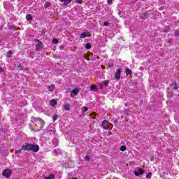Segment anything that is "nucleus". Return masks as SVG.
<instances>
[{"label":"nucleus","mask_w":179,"mask_h":179,"mask_svg":"<svg viewBox=\"0 0 179 179\" xmlns=\"http://www.w3.org/2000/svg\"><path fill=\"white\" fill-rule=\"evenodd\" d=\"M66 3H69V1H64Z\"/></svg>","instance_id":"36"},{"label":"nucleus","mask_w":179,"mask_h":179,"mask_svg":"<svg viewBox=\"0 0 179 179\" xmlns=\"http://www.w3.org/2000/svg\"><path fill=\"white\" fill-rule=\"evenodd\" d=\"M52 118H53V121L55 122V121H57V120H58V115H55L53 117H52Z\"/></svg>","instance_id":"24"},{"label":"nucleus","mask_w":179,"mask_h":179,"mask_svg":"<svg viewBox=\"0 0 179 179\" xmlns=\"http://www.w3.org/2000/svg\"><path fill=\"white\" fill-rule=\"evenodd\" d=\"M78 93H79V89L75 88L71 92V96H76V94H78Z\"/></svg>","instance_id":"10"},{"label":"nucleus","mask_w":179,"mask_h":179,"mask_svg":"<svg viewBox=\"0 0 179 179\" xmlns=\"http://www.w3.org/2000/svg\"><path fill=\"white\" fill-rule=\"evenodd\" d=\"M57 103L55 99H52L50 101V106H52V107H55V106H57Z\"/></svg>","instance_id":"13"},{"label":"nucleus","mask_w":179,"mask_h":179,"mask_svg":"<svg viewBox=\"0 0 179 179\" xmlns=\"http://www.w3.org/2000/svg\"><path fill=\"white\" fill-rule=\"evenodd\" d=\"M92 92H97V86L92 85L90 87Z\"/></svg>","instance_id":"14"},{"label":"nucleus","mask_w":179,"mask_h":179,"mask_svg":"<svg viewBox=\"0 0 179 179\" xmlns=\"http://www.w3.org/2000/svg\"><path fill=\"white\" fill-rule=\"evenodd\" d=\"M107 1H111V0H107Z\"/></svg>","instance_id":"41"},{"label":"nucleus","mask_w":179,"mask_h":179,"mask_svg":"<svg viewBox=\"0 0 179 179\" xmlns=\"http://www.w3.org/2000/svg\"><path fill=\"white\" fill-rule=\"evenodd\" d=\"M87 110H89V108H87V107L82 108L83 113H86V111H87Z\"/></svg>","instance_id":"23"},{"label":"nucleus","mask_w":179,"mask_h":179,"mask_svg":"<svg viewBox=\"0 0 179 179\" xmlns=\"http://www.w3.org/2000/svg\"><path fill=\"white\" fill-rule=\"evenodd\" d=\"M108 3L109 5H113V1H108Z\"/></svg>","instance_id":"32"},{"label":"nucleus","mask_w":179,"mask_h":179,"mask_svg":"<svg viewBox=\"0 0 179 179\" xmlns=\"http://www.w3.org/2000/svg\"><path fill=\"white\" fill-rule=\"evenodd\" d=\"M48 89L49 92H54V90L55 89V86H54V85L48 86Z\"/></svg>","instance_id":"15"},{"label":"nucleus","mask_w":179,"mask_h":179,"mask_svg":"<svg viewBox=\"0 0 179 179\" xmlns=\"http://www.w3.org/2000/svg\"><path fill=\"white\" fill-rule=\"evenodd\" d=\"M2 174L6 178H9V177H10V174H12V171L10 169H6L3 171Z\"/></svg>","instance_id":"4"},{"label":"nucleus","mask_w":179,"mask_h":179,"mask_svg":"<svg viewBox=\"0 0 179 179\" xmlns=\"http://www.w3.org/2000/svg\"><path fill=\"white\" fill-rule=\"evenodd\" d=\"M145 171H143L142 169H139L138 171H134V175L136 177H139V176H142L143 174H144Z\"/></svg>","instance_id":"7"},{"label":"nucleus","mask_w":179,"mask_h":179,"mask_svg":"<svg viewBox=\"0 0 179 179\" xmlns=\"http://www.w3.org/2000/svg\"><path fill=\"white\" fill-rule=\"evenodd\" d=\"M33 122H36L37 124H38L40 125L41 129H42V128H43L44 127V121L40 117L34 118Z\"/></svg>","instance_id":"2"},{"label":"nucleus","mask_w":179,"mask_h":179,"mask_svg":"<svg viewBox=\"0 0 179 179\" xmlns=\"http://www.w3.org/2000/svg\"><path fill=\"white\" fill-rule=\"evenodd\" d=\"M72 179H78V178H73Z\"/></svg>","instance_id":"39"},{"label":"nucleus","mask_w":179,"mask_h":179,"mask_svg":"<svg viewBox=\"0 0 179 179\" xmlns=\"http://www.w3.org/2000/svg\"><path fill=\"white\" fill-rule=\"evenodd\" d=\"M13 54V53L12 52V51H8L7 53V57L10 58V57H12Z\"/></svg>","instance_id":"20"},{"label":"nucleus","mask_w":179,"mask_h":179,"mask_svg":"<svg viewBox=\"0 0 179 179\" xmlns=\"http://www.w3.org/2000/svg\"><path fill=\"white\" fill-rule=\"evenodd\" d=\"M57 43H58V39L54 38V39L52 40V43H53V44H57Z\"/></svg>","instance_id":"26"},{"label":"nucleus","mask_w":179,"mask_h":179,"mask_svg":"<svg viewBox=\"0 0 179 179\" xmlns=\"http://www.w3.org/2000/svg\"><path fill=\"white\" fill-rule=\"evenodd\" d=\"M22 150H23L21 149V150H15V155H20V153H22Z\"/></svg>","instance_id":"22"},{"label":"nucleus","mask_w":179,"mask_h":179,"mask_svg":"<svg viewBox=\"0 0 179 179\" xmlns=\"http://www.w3.org/2000/svg\"><path fill=\"white\" fill-rule=\"evenodd\" d=\"M26 19L28 22H31L33 20V16L31 14H28L26 15Z\"/></svg>","instance_id":"12"},{"label":"nucleus","mask_w":179,"mask_h":179,"mask_svg":"<svg viewBox=\"0 0 179 179\" xmlns=\"http://www.w3.org/2000/svg\"><path fill=\"white\" fill-rule=\"evenodd\" d=\"M113 179H117V178H115V177H113Z\"/></svg>","instance_id":"38"},{"label":"nucleus","mask_w":179,"mask_h":179,"mask_svg":"<svg viewBox=\"0 0 179 179\" xmlns=\"http://www.w3.org/2000/svg\"><path fill=\"white\" fill-rule=\"evenodd\" d=\"M152 176V173H148L147 175H146V178H150V176Z\"/></svg>","instance_id":"27"},{"label":"nucleus","mask_w":179,"mask_h":179,"mask_svg":"<svg viewBox=\"0 0 179 179\" xmlns=\"http://www.w3.org/2000/svg\"><path fill=\"white\" fill-rule=\"evenodd\" d=\"M102 127L103 128V129H108L110 128V123L108 120H104L102 122Z\"/></svg>","instance_id":"6"},{"label":"nucleus","mask_w":179,"mask_h":179,"mask_svg":"<svg viewBox=\"0 0 179 179\" xmlns=\"http://www.w3.org/2000/svg\"><path fill=\"white\" fill-rule=\"evenodd\" d=\"M55 175L50 174L48 177H46L45 179H55Z\"/></svg>","instance_id":"16"},{"label":"nucleus","mask_w":179,"mask_h":179,"mask_svg":"<svg viewBox=\"0 0 179 179\" xmlns=\"http://www.w3.org/2000/svg\"><path fill=\"white\" fill-rule=\"evenodd\" d=\"M58 139L57 138H53L52 140V146L53 148H57L58 146Z\"/></svg>","instance_id":"9"},{"label":"nucleus","mask_w":179,"mask_h":179,"mask_svg":"<svg viewBox=\"0 0 179 179\" xmlns=\"http://www.w3.org/2000/svg\"><path fill=\"white\" fill-rule=\"evenodd\" d=\"M159 10H163V7L159 8Z\"/></svg>","instance_id":"35"},{"label":"nucleus","mask_w":179,"mask_h":179,"mask_svg":"<svg viewBox=\"0 0 179 179\" xmlns=\"http://www.w3.org/2000/svg\"><path fill=\"white\" fill-rule=\"evenodd\" d=\"M174 89H177V85H175Z\"/></svg>","instance_id":"37"},{"label":"nucleus","mask_w":179,"mask_h":179,"mask_svg":"<svg viewBox=\"0 0 179 179\" xmlns=\"http://www.w3.org/2000/svg\"><path fill=\"white\" fill-rule=\"evenodd\" d=\"M103 85H105L106 87L108 86V81H104L103 82Z\"/></svg>","instance_id":"29"},{"label":"nucleus","mask_w":179,"mask_h":179,"mask_svg":"<svg viewBox=\"0 0 179 179\" xmlns=\"http://www.w3.org/2000/svg\"><path fill=\"white\" fill-rule=\"evenodd\" d=\"M142 19H146V13H143L141 15Z\"/></svg>","instance_id":"28"},{"label":"nucleus","mask_w":179,"mask_h":179,"mask_svg":"<svg viewBox=\"0 0 179 179\" xmlns=\"http://www.w3.org/2000/svg\"><path fill=\"white\" fill-rule=\"evenodd\" d=\"M77 3H80V4L82 3V1H78Z\"/></svg>","instance_id":"34"},{"label":"nucleus","mask_w":179,"mask_h":179,"mask_svg":"<svg viewBox=\"0 0 179 179\" xmlns=\"http://www.w3.org/2000/svg\"><path fill=\"white\" fill-rule=\"evenodd\" d=\"M175 34H176V37H178V36H179V31H175Z\"/></svg>","instance_id":"30"},{"label":"nucleus","mask_w":179,"mask_h":179,"mask_svg":"<svg viewBox=\"0 0 179 179\" xmlns=\"http://www.w3.org/2000/svg\"><path fill=\"white\" fill-rule=\"evenodd\" d=\"M89 36H90V33L83 32L80 34V38H86V37H89Z\"/></svg>","instance_id":"8"},{"label":"nucleus","mask_w":179,"mask_h":179,"mask_svg":"<svg viewBox=\"0 0 179 179\" xmlns=\"http://www.w3.org/2000/svg\"><path fill=\"white\" fill-rule=\"evenodd\" d=\"M109 24H110V23L108 22V21H105V22H103V26L107 27V26H109Z\"/></svg>","instance_id":"25"},{"label":"nucleus","mask_w":179,"mask_h":179,"mask_svg":"<svg viewBox=\"0 0 179 179\" xmlns=\"http://www.w3.org/2000/svg\"><path fill=\"white\" fill-rule=\"evenodd\" d=\"M59 1H66V0H59ZM67 1H71V0H67Z\"/></svg>","instance_id":"40"},{"label":"nucleus","mask_w":179,"mask_h":179,"mask_svg":"<svg viewBox=\"0 0 179 179\" xmlns=\"http://www.w3.org/2000/svg\"><path fill=\"white\" fill-rule=\"evenodd\" d=\"M64 109L66 110V111H69V110H71V106H69V103H65L64 105Z\"/></svg>","instance_id":"11"},{"label":"nucleus","mask_w":179,"mask_h":179,"mask_svg":"<svg viewBox=\"0 0 179 179\" xmlns=\"http://www.w3.org/2000/svg\"><path fill=\"white\" fill-rule=\"evenodd\" d=\"M22 149L25 151H31L34 152L35 153H37V152L40 150V147L37 144L27 143L22 145Z\"/></svg>","instance_id":"1"},{"label":"nucleus","mask_w":179,"mask_h":179,"mask_svg":"<svg viewBox=\"0 0 179 179\" xmlns=\"http://www.w3.org/2000/svg\"><path fill=\"white\" fill-rule=\"evenodd\" d=\"M85 47L87 50H90V48H92V45L89 43H85Z\"/></svg>","instance_id":"17"},{"label":"nucleus","mask_w":179,"mask_h":179,"mask_svg":"<svg viewBox=\"0 0 179 179\" xmlns=\"http://www.w3.org/2000/svg\"><path fill=\"white\" fill-rule=\"evenodd\" d=\"M3 72V69L2 67H0V73H2Z\"/></svg>","instance_id":"33"},{"label":"nucleus","mask_w":179,"mask_h":179,"mask_svg":"<svg viewBox=\"0 0 179 179\" xmlns=\"http://www.w3.org/2000/svg\"><path fill=\"white\" fill-rule=\"evenodd\" d=\"M89 159H90L89 156H85V159L87 162H89Z\"/></svg>","instance_id":"31"},{"label":"nucleus","mask_w":179,"mask_h":179,"mask_svg":"<svg viewBox=\"0 0 179 179\" xmlns=\"http://www.w3.org/2000/svg\"><path fill=\"white\" fill-rule=\"evenodd\" d=\"M50 6H51V3H50L49 1H46L45 3V8H50Z\"/></svg>","instance_id":"19"},{"label":"nucleus","mask_w":179,"mask_h":179,"mask_svg":"<svg viewBox=\"0 0 179 179\" xmlns=\"http://www.w3.org/2000/svg\"><path fill=\"white\" fill-rule=\"evenodd\" d=\"M126 73H127L128 75H132V71L131 70V69H126Z\"/></svg>","instance_id":"18"},{"label":"nucleus","mask_w":179,"mask_h":179,"mask_svg":"<svg viewBox=\"0 0 179 179\" xmlns=\"http://www.w3.org/2000/svg\"><path fill=\"white\" fill-rule=\"evenodd\" d=\"M121 152H125L127 150V147L124 145L120 147Z\"/></svg>","instance_id":"21"},{"label":"nucleus","mask_w":179,"mask_h":179,"mask_svg":"<svg viewBox=\"0 0 179 179\" xmlns=\"http://www.w3.org/2000/svg\"><path fill=\"white\" fill-rule=\"evenodd\" d=\"M121 72H122V69H117L115 74V79L116 80H120L121 78Z\"/></svg>","instance_id":"3"},{"label":"nucleus","mask_w":179,"mask_h":179,"mask_svg":"<svg viewBox=\"0 0 179 179\" xmlns=\"http://www.w3.org/2000/svg\"><path fill=\"white\" fill-rule=\"evenodd\" d=\"M35 41H38V43L36 45V50L38 51L43 48V42L40 41L38 39H36Z\"/></svg>","instance_id":"5"}]
</instances>
